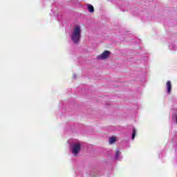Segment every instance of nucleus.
<instances>
[{"instance_id": "obj_6", "label": "nucleus", "mask_w": 177, "mask_h": 177, "mask_svg": "<svg viewBox=\"0 0 177 177\" xmlns=\"http://www.w3.org/2000/svg\"><path fill=\"white\" fill-rule=\"evenodd\" d=\"M116 138L115 137H111L109 138V143L110 145H113V143H115Z\"/></svg>"}, {"instance_id": "obj_7", "label": "nucleus", "mask_w": 177, "mask_h": 177, "mask_svg": "<svg viewBox=\"0 0 177 177\" xmlns=\"http://www.w3.org/2000/svg\"><path fill=\"white\" fill-rule=\"evenodd\" d=\"M135 136H136V129H133V133H132V140L135 139Z\"/></svg>"}, {"instance_id": "obj_4", "label": "nucleus", "mask_w": 177, "mask_h": 177, "mask_svg": "<svg viewBox=\"0 0 177 177\" xmlns=\"http://www.w3.org/2000/svg\"><path fill=\"white\" fill-rule=\"evenodd\" d=\"M166 86H167V93H170L171 90L172 89V86L171 85V82L169 80H167Z\"/></svg>"}, {"instance_id": "obj_5", "label": "nucleus", "mask_w": 177, "mask_h": 177, "mask_svg": "<svg viewBox=\"0 0 177 177\" xmlns=\"http://www.w3.org/2000/svg\"><path fill=\"white\" fill-rule=\"evenodd\" d=\"M87 9L88 10V12H90V13H93V12H95V8H93V6L88 4L87 6Z\"/></svg>"}, {"instance_id": "obj_1", "label": "nucleus", "mask_w": 177, "mask_h": 177, "mask_svg": "<svg viewBox=\"0 0 177 177\" xmlns=\"http://www.w3.org/2000/svg\"><path fill=\"white\" fill-rule=\"evenodd\" d=\"M71 39L74 44H78L81 41V27L75 26L71 35Z\"/></svg>"}, {"instance_id": "obj_9", "label": "nucleus", "mask_w": 177, "mask_h": 177, "mask_svg": "<svg viewBox=\"0 0 177 177\" xmlns=\"http://www.w3.org/2000/svg\"><path fill=\"white\" fill-rule=\"evenodd\" d=\"M176 122H177V117L176 118Z\"/></svg>"}, {"instance_id": "obj_3", "label": "nucleus", "mask_w": 177, "mask_h": 177, "mask_svg": "<svg viewBox=\"0 0 177 177\" xmlns=\"http://www.w3.org/2000/svg\"><path fill=\"white\" fill-rule=\"evenodd\" d=\"M109 56H110V51L105 50L103 53L97 57L99 60H104L106 59H109Z\"/></svg>"}, {"instance_id": "obj_8", "label": "nucleus", "mask_w": 177, "mask_h": 177, "mask_svg": "<svg viewBox=\"0 0 177 177\" xmlns=\"http://www.w3.org/2000/svg\"><path fill=\"white\" fill-rule=\"evenodd\" d=\"M120 157V151H116V158L118 159Z\"/></svg>"}, {"instance_id": "obj_2", "label": "nucleus", "mask_w": 177, "mask_h": 177, "mask_svg": "<svg viewBox=\"0 0 177 177\" xmlns=\"http://www.w3.org/2000/svg\"><path fill=\"white\" fill-rule=\"evenodd\" d=\"M81 150V144L80 143H75L73 144L72 146V153L74 156H77Z\"/></svg>"}]
</instances>
